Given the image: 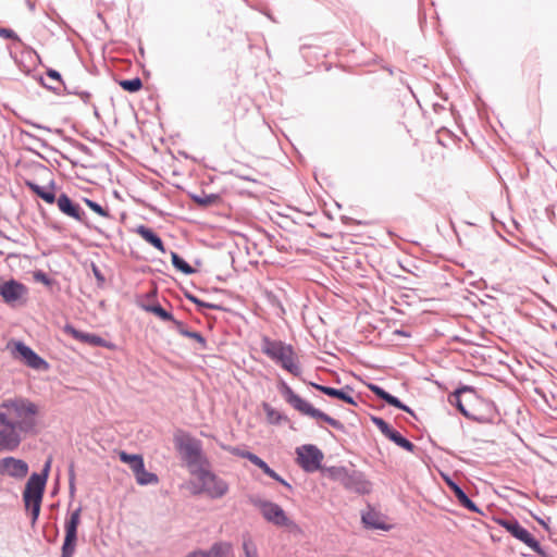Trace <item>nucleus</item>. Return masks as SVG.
I'll return each mask as SVG.
<instances>
[{
	"mask_svg": "<svg viewBox=\"0 0 557 557\" xmlns=\"http://www.w3.org/2000/svg\"><path fill=\"white\" fill-rule=\"evenodd\" d=\"M27 7L32 12L35 11V3L32 2L30 0H27Z\"/></svg>",
	"mask_w": 557,
	"mask_h": 557,
	"instance_id": "55",
	"label": "nucleus"
},
{
	"mask_svg": "<svg viewBox=\"0 0 557 557\" xmlns=\"http://www.w3.org/2000/svg\"><path fill=\"white\" fill-rule=\"evenodd\" d=\"M25 186L32 190L37 197L42 199L45 202L52 205L57 202L58 198L55 197L54 188L55 184L54 181H51L48 187H44L38 185L37 183L26 180Z\"/></svg>",
	"mask_w": 557,
	"mask_h": 557,
	"instance_id": "21",
	"label": "nucleus"
},
{
	"mask_svg": "<svg viewBox=\"0 0 557 557\" xmlns=\"http://www.w3.org/2000/svg\"><path fill=\"white\" fill-rule=\"evenodd\" d=\"M230 548L231 545L228 543L218 542L207 550H195L189 553L186 557H225Z\"/></svg>",
	"mask_w": 557,
	"mask_h": 557,
	"instance_id": "25",
	"label": "nucleus"
},
{
	"mask_svg": "<svg viewBox=\"0 0 557 557\" xmlns=\"http://www.w3.org/2000/svg\"><path fill=\"white\" fill-rule=\"evenodd\" d=\"M472 392L473 391L470 387L458 388L448 397L449 403L454 405L466 418H471V414L463 405L462 396L465 394H471Z\"/></svg>",
	"mask_w": 557,
	"mask_h": 557,
	"instance_id": "28",
	"label": "nucleus"
},
{
	"mask_svg": "<svg viewBox=\"0 0 557 557\" xmlns=\"http://www.w3.org/2000/svg\"><path fill=\"white\" fill-rule=\"evenodd\" d=\"M95 115H96V116H99V113H98V110H97V109L95 110Z\"/></svg>",
	"mask_w": 557,
	"mask_h": 557,
	"instance_id": "62",
	"label": "nucleus"
},
{
	"mask_svg": "<svg viewBox=\"0 0 557 557\" xmlns=\"http://www.w3.org/2000/svg\"><path fill=\"white\" fill-rule=\"evenodd\" d=\"M223 448L225 450H227L228 453H231L232 455L234 456H237V457H240V458H245L247 460H249L251 462V458H255L257 457L256 454L249 451V450H245V449H242L239 447H233V446H223Z\"/></svg>",
	"mask_w": 557,
	"mask_h": 557,
	"instance_id": "44",
	"label": "nucleus"
},
{
	"mask_svg": "<svg viewBox=\"0 0 557 557\" xmlns=\"http://www.w3.org/2000/svg\"><path fill=\"white\" fill-rule=\"evenodd\" d=\"M370 420L385 437L388 433H391L393 428L383 418L377 416H370Z\"/></svg>",
	"mask_w": 557,
	"mask_h": 557,
	"instance_id": "43",
	"label": "nucleus"
},
{
	"mask_svg": "<svg viewBox=\"0 0 557 557\" xmlns=\"http://www.w3.org/2000/svg\"><path fill=\"white\" fill-rule=\"evenodd\" d=\"M81 512L82 507L76 508L65 521V536L61 548V557H73L75 554Z\"/></svg>",
	"mask_w": 557,
	"mask_h": 557,
	"instance_id": "11",
	"label": "nucleus"
},
{
	"mask_svg": "<svg viewBox=\"0 0 557 557\" xmlns=\"http://www.w3.org/2000/svg\"><path fill=\"white\" fill-rule=\"evenodd\" d=\"M51 461L48 460L41 472H34L28 478L23 492V502L26 510L30 511V523L35 525L41 508L42 497L49 476Z\"/></svg>",
	"mask_w": 557,
	"mask_h": 557,
	"instance_id": "2",
	"label": "nucleus"
},
{
	"mask_svg": "<svg viewBox=\"0 0 557 557\" xmlns=\"http://www.w3.org/2000/svg\"><path fill=\"white\" fill-rule=\"evenodd\" d=\"M134 475L136 478V482L143 486L154 485L159 483L158 475L153 472H148L145 469V463L134 473Z\"/></svg>",
	"mask_w": 557,
	"mask_h": 557,
	"instance_id": "33",
	"label": "nucleus"
},
{
	"mask_svg": "<svg viewBox=\"0 0 557 557\" xmlns=\"http://www.w3.org/2000/svg\"><path fill=\"white\" fill-rule=\"evenodd\" d=\"M275 363L294 376L301 374V367L293 346L289 348V352H285Z\"/></svg>",
	"mask_w": 557,
	"mask_h": 557,
	"instance_id": "22",
	"label": "nucleus"
},
{
	"mask_svg": "<svg viewBox=\"0 0 557 557\" xmlns=\"http://www.w3.org/2000/svg\"><path fill=\"white\" fill-rule=\"evenodd\" d=\"M59 210L66 216H70L86 226H90L87 215L81 206L74 202L65 193H62L57 200Z\"/></svg>",
	"mask_w": 557,
	"mask_h": 557,
	"instance_id": "15",
	"label": "nucleus"
},
{
	"mask_svg": "<svg viewBox=\"0 0 557 557\" xmlns=\"http://www.w3.org/2000/svg\"><path fill=\"white\" fill-rule=\"evenodd\" d=\"M185 297L190 302L195 304L199 309H202V308H208V309H213V310L222 309V307L220 305L202 301L201 299L196 297L194 294L188 293V292L185 293Z\"/></svg>",
	"mask_w": 557,
	"mask_h": 557,
	"instance_id": "41",
	"label": "nucleus"
},
{
	"mask_svg": "<svg viewBox=\"0 0 557 557\" xmlns=\"http://www.w3.org/2000/svg\"><path fill=\"white\" fill-rule=\"evenodd\" d=\"M64 333L71 335L76 341L88 344L92 347H103L110 350H115L116 345L110 341L104 339L103 337L95 334L87 333L75 329L72 324H65L63 329Z\"/></svg>",
	"mask_w": 557,
	"mask_h": 557,
	"instance_id": "12",
	"label": "nucleus"
},
{
	"mask_svg": "<svg viewBox=\"0 0 557 557\" xmlns=\"http://www.w3.org/2000/svg\"><path fill=\"white\" fill-rule=\"evenodd\" d=\"M500 356L502 350L496 344L492 342V339H490V368L494 364V362H497L506 369H509V366L502 359ZM491 376H495V374L490 371V377Z\"/></svg>",
	"mask_w": 557,
	"mask_h": 557,
	"instance_id": "37",
	"label": "nucleus"
},
{
	"mask_svg": "<svg viewBox=\"0 0 557 557\" xmlns=\"http://www.w3.org/2000/svg\"><path fill=\"white\" fill-rule=\"evenodd\" d=\"M23 434L11 419H7L4 412H0V453L16 450L23 441Z\"/></svg>",
	"mask_w": 557,
	"mask_h": 557,
	"instance_id": "8",
	"label": "nucleus"
},
{
	"mask_svg": "<svg viewBox=\"0 0 557 557\" xmlns=\"http://www.w3.org/2000/svg\"><path fill=\"white\" fill-rule=\"evenodd\" d=\"M386 437L409 453H414L417 449V446L412 442H410L395 429H392L391 433H388Z\"/></svg>",
	"mask_w": 557,
	"mask_h": 557,
	"instance_id": "30",
	"label": "nucleus"
},
{
	"mask_svg": "<svg viewBox=\"0 0 557 557\" xmlns=\"http://www.w3.org/2000/svg\"><path fill=\"white\" fill-rule=\"evenodd\" d=\"M540 523L545 528V529H548V525L545 523L544 520H540Z\"/></svg>",
	"mask_w": 557,
	"mask_h": 557,
	"instance_id": "58",
	"label": "nucleus"
},
{
	"mask_svg": "<svg viewBox=\"0 0 557 557\" xmlns=\"http://www.w3.org/2000/svg\"><path fill=\"white\" fill-rule=\"evenodd\" d=\"M193 474L197 475L202 491L213 499L223 497L228 491L226 481L207 469L193 470Z\"/></svg>",
	"mask_w": 557,
	"mask_h": 557,
	"instance_id": "9",
	"label": "nucleus"
},
{
	"mask_svg": "<svg viewBox=\"0 0 557 557\" xmlns=\"http://www.w3.org/2000/svg\"><path fill=\"white\" fill-rule=\"evenodd\" d=\"M184 336L195 339L199 344L200 349H207V339L202 336L201 333L196 331H189L184 332Z\"/></svg>",
	"mask_w": 557,
	"mask_h": 557,
	"instance_id": "45",
	"label": "nucleus"
},
{
	"mask_svg": "<svg viewBox=\"0 0 557 557\" xmlns=\"http://www.w3.org/2000/svg\"><path fill=\"white\" fill-rule=\"evenodd\" d=\"M26 293V286L16 280L11 278L9 281H4L3 284H1L0 296L2 297L3 301L9 305H14L21 300Z\"/></svg>",
	"mask_w": 557,
	"mask_h": 557,
	"instance_id": "17",
	"label": "nucleus"
},
{
	"mask_svg": "<svg viewBox=\"0 0 557 557\" xmlns=\"http://www.w3.org/2000/svg\"><path fill=\"white\" fill-rule=\"evenodd\" d=\"M174 444L191 473L193 470L205 469L208 460L202 454L201 441L181 432L174 435Z\"/></svg>",
	"mask_w": 557,
	"mask_h": 557,
	"instance_id": "5",
	"label": "nucleus"
},
{
	"mask_svg": "<svg viewBox=\"0 0 557 557\" xmlns=\"http://www.w3.org/2000/svg\"><path fill=\"white\" fill-rule=\"evenodd\" d=\"M277 388L284 397L285 401L301 414L317 420H322L335 430L344 431L345 426L341 421L330 417L320 409L314 408L311 404L297 395L285 381L281 380L278 382Z\"/></svg>",
	"mask_w": 557,
	"mask_h": 557,
	"instance_id": "4",
	"label": "nucleus"
},
{
	"mask_svg": "<svg viewBox=\"0 0 557 557\" xmlns=\"http://www.w3.org/2000/svg\"><path fill=\"white\" fill-rule=\"evenodd\" d=\"M119 85L125 91L137 92L143 88V81L139 77H134L131 79H122Z\"/></svg>",
	"mask_w": 557,
	"mask_h": 557,
	"instance_id": "39",
	"label": "nucleus"
},
{
	"mask_svg": "<svg viewBox=\"0 0 557 557\" xmlns=\"http://www.w3.org/2000/svg\"><path fill=\"white\" fill-rule=\"evenodd\" d=\"M135 232L152 247L163 253L165 252L162 238L152 228L141 224L136 227Z\"/></svg>",
	"mask_w": 557,
	"mask_h": 557,
	"instance_id": "23",
	"label": "nucleus"
},
{
	"mask_svg": "<svg viewBox=\"0 0 557 557\" xmlns=\"http://www.w3.org/2000/svg\"><path fill=\"white\" fill-rule=\"evenodd\" d=\"M0 37L14 41H21L18 35L11 28L0 27Z\"/></svg>",
	"mask_w": 557,
	"mask_h": 557,
	"instance_id": "48",
	"label": "nucleus"
},
{
	"mask_svg": "<svg viewBox=\"0 0 557 557\" xmlns=\"http://www.w3.org/2000/svg\"><path fill=\"white\" fill-rule=\"evenodd\" d=\"M119 458L122 462L128 465L134 473L145 463L141 455L128 454L124 450L119 453Z\"/></svg>",
	"mask_w": 557,
	"mask_h": 557,
	"instance_id": "32",
	"label": "nucleus"
},
{
	"mask_svg": "<svg viewBox=\"0 0 557 557\" xmlns=\"http://www.w3.org/2000/svg\"><path fill=\"white\" fill-rule=\"evenodd\" d=\"M139 307L145 310L146 312L153 313L157 315L160 320L164 322H170L173 320V314L165 310L159 302H151V304H144L140 302Z\"/></svg>",
	"mask_w": 557,
	"mask_h": 557,
	"instance_id": "29",
	"label": "nucleus"
},
{
	"mask_svg": "<svg viewBox=\"0 0 557 557\" xmlns=\"http://www.w3.org/2000/svg\"><path fill=\"white\" fill-rule=\"evenodd\" d=\"M84 202L86 203V206L92 210L95 213H97L98 215L100 216H103V218H110L111 214L109 212L108 209L103 208L101 205H99L98 202H96L95 200H91L89 198H84Z\"/></svg>",
	"mask_w": 557,
	"mask_h": 557,
	"instance_id": "42",
	"label": "nucleus"
},
{
	"mask_svg": "<svg viewBox=\"0 0 557 557\" xmlns=\"http://www.w3.org/2000/svg\"><path fill=\"white\" fill-rule=\"evenodd\" d=\"M296 455L297 463L308 473L318 471L324 458L322 450L313 444H305L297 447Z\"/></svg>",
	"mask_w": 557,
	"mask_h": 557,
	"instance_id": "10",
	"label": "nucleus"
},
{
	"mask_svg": "<svg viewBox=\"0 0 557 557\" xmlns=\"http://www.w3.org/2000/svg\"><path fill=\"white\" fill-rule=\"evenodd\" d=\"M368 387L377 398L384 400L389 406H393V407L398 408L405 412H408L411 416H414V412L410 407H408L407 405L401 403L399 400V398L389 394L380 385L371 383V384H368Z\"/></svg>",
	"mask_w": 557,
	"mask_h": 557,
	"instance_id": "19",
	"label": "nucleus"
},
{
	"mask_svg": "<svg viewBox=\"0 0 557 557\" xmlns=\"http://www.w3.org/2000/svg\"><path fill=\"white\" fill-rule=\"evenodd\" d=\"M292 345L282 341L271 339L269 336L261 338V351L272 361L276 362L285 352H289Z\"/></svg>",
	"mask_w": 557,
	"mask_h": 557,
	"instance_id": "18",
	"label": "nucleus"
},
{
	"mask_svg": "<svg viewBox=\"0 0 557 557\" xmlns=\"http://www.w3.org/2000/svg\"><path fill=\"white\" fill-rule=\"evenodd\" d=\"M329 471L331 476L341 482L348 491L358 494H368L371 491V484L361 471L344 466L332 467Z\"/></svg>",
	"mask_w": 557,
	"mask_h": 557,
	"instance_id": "6",
	"label": "nucleus"
},
{
	"mask_svg": "<svg viewBox=\"0 0 557 557\" xmlns=\"http://www.w3.org/2000/svg\"><path fill=\"white\" fill-rule=\"evenodd\" d=\"M529 548H531L539 557H553L546 549L541 545V543L530 533L528 537L522 542Z\"/></svg>",
	"mask_w": 557,
	"mask_h": 557,
	"instance_id": "38",
	"label": "nucleus"
},
{
	"mask_svg": "<svg viewBox=\"0 0 557 557\" xmlns=\"http://www.w3.org/2000/svg\"><path fill=\"white\" fill-rule=\"evenodd\" d=\"M488 299H490V300H493V299H495V297H494V296H492V295H490V296H488Z\"/></svg>",
	"mask_w": 557,
	"mask_h": 557,
	"instance_id": "61",
	"label": "nucleus"
},
{
	"mask_svg": "<svg viewBox=\"0 0 557 557\" xmlns=\"http://www.w3.org/2000/svg\"><path fill=\"white\" fill-rule=\"evenodd\" d=\"M500 532L502 531L499 529L490 525V539L493 542H500L502 541V536L499 535Z\"/></svg>",
	"mask_w": 557,
	"mask_h": 557,
	"instance_id": "53",
	"label": "nucleus"
},
{
	"mask_svg": "<svg viewBox=\"0 0 557 557\" xmlns=\"http://www.w3.org/2000/svg\"><path fill=\"white\" fill-rule=\"evenodd\" d=\"M42 86H45L46 88L51 89V90H57V88H55V87H53V86H48V85H46L45 83H42Z\"/></svg>",
	"mask_w": 557,
	"mask_h": 557,
	"instance_id": "56",
	"label": "nucleus"
},
{
	"mask_svg": "<svg viewBox=\"0 0 557 557\" xmlns=\"http://www.w3.org/2000/svg\"><path fill=\"white\" fill-rule=\"evenodd\" d=\"M470 141H471L472 146L475 147V143L472 138H470Z\"/></svg>",
	"mask_w": 557,
	"mask_h": 557,
	"instance_id": "60",
	"label": "nucleus"
},
{
	"mask_svg": "<svg viewBox=\"0 0 557 557\" xmlns=\"http://www.w3.org/2000/svg\"><path fill=\"white\" fill-rule=\"evenodd\" d=\"M263 410L265 412L268 422L271 424L278 425L288 420L287 416L280 412L278 410H276L275 408H273L272 406H270L267 403H263Z\"/></svg>",
	"mask_w": 557,
	"mask_h": 557,
	"instance_id": "34",
	"label": "nucleus"
},
{
	"mask_svg": "<svg viewBox=\"0 0 557 557\" xmlns=\"http://www.w3.org/2000/svg\"><path fill=\"white\" fill-rule=\"evenodd\" d=\"M170 322H172L176 332L180 333L182 336H184V332L190 331L186 327V325L182 321L176 320L174 317H173V320H171Z\"/></svg>",
	"mask_w": 557,
	"mask_h": 557,
	"instance_id": "52",
	"label": "nucleus"
},
{
	"mask_svg": "<svg viewBox=\"0 0 557 557\" xmlns=\"http://www.w3.org/2000/svg\"><path fill=\"white\" fill-rule=\"evenodd\" d=\"M310 385L313 388H315L317 391L323 393L324 395H326L329 397L337 398L346 404L357 406V401L355 400V398L347 393V391H351V388L348 385L345 386V388H341V389L331 387V386L321 385V384L313 383V382H311Z\"/></svg>",
	"mask_w": 557,
	"mask_h": 557,
	"instance_id": "20",
	"label": "nucleus"
},
{
	"mask_svg": "<svg viewBox=\"0 0 557 557\" xmlns=\"http://www.w3.org/2000/svg\"><path fill=\"white\" fill-rule=\"evenodd\" d=\"M447 484L453 491L455 497L457 498L458 503L463 507L467 508L470 511L473 512H481L478 508V506L469 498L467 493L463 491V488L454 482L453 480L448 479Z\"/></svg>",
	"mask_w": 557,
	"mask_h": 557,
	"instance_id": "26",
	"label": "nucleus"
},
{
	"mask_svg": "<svg viewBox=\"0 0 557 557\" xmlns=\"http://www.w3.org/2000/svg\"><path fill=\"white\" fill-rule=\"evenodd\" d=\"M190 199L198 205L199 207L206 208L219 201L220 196L218 194H206L201 191V194H191Z\"/></svg>",
	"mask_w": 557,
	"mask_h": 557,
	"instance_id": "35",
	"label": "nucleus"
},
{
	"mask_svg": "<svg viewBox=\"0 0 557 557\" xmlns=\"http://www.w3.org/2000/svg\"><path fill=\"white\" fill-rule=\"evenodd\" d=\"M33 277L36 282L42 283L46 286H51L53 283V280L41 270L35 271Z\"/></svg>",
	"mask_w": 557,
	"mask_h": 557,
	"instance_id": "46",
	"label": "nucleus"
},
{
	"mask_svg": "<svg viewBox=\"0 0 557 557\" xmlns=\"http://www.w3.org/2000/svg\"><path fill=\"white\" fill-rule=\"evenodd\" d=\"M277 388L284 397L285 401L301 414L317 420H322L335 430L344 431L345 426L341 421L330 417L320 409L314 408L311 404L297 395L285 381L281 380L278 382Z\"/></svg>",
	"mask_w": 557,
	"mask_h": 557,
	"instance_id": "3",
	"label": "nucleus"
},
{
	"mask_svg": "<svg viewBox=\"0 0 557 557\" xmlns=\"http://www.w3.org/2000/svg\"><path fill=\"white\" fill-rule=\"evenodd\" d=\"M242 178L246 180V181H253L252 178L248 177V175H245V176H240Z\"/></svg>",
	"mask_w": 557,
	"mask_h": 557,
	"instance_id": "59",
	"label": "nucleus"
},
{
	"mask_svg": "<svg viewBox=\"0 0 557 557\" xmlns=\"http://www.w3.org/2000/svg\"><path fill=\"white\" fill-rule=\"evenodd\" d=\"M249 503L258 508L262 517L276 527H289L294 522L287 517L284 509L270 500L263 499L258 495L249 496Z\"/></svg>",
	"mask_w": 557,
	"mask_h": 557,
	"instance_id": "7",
	"label": "nucleus"
},
{
	"mask_svg": "<svg viewBox=\"0 0 557 557\" xmlns=\"http://www.w3.org/2000/svg\"><path fill=\"white\" fill-rule=\"evenodd\" d=\"M515 407L503 408L500 404L490 400V424L507 423L508 417L515 411Z\"/></svg>",
	"mask_w": 557,
	"mask_h": 557,
	"instance_id": "24",
	"label": "nucleus"
},
{
	"mask_svg": "<svg viewBox=\"0 0 557 557\" xmlns=\"http://www.w3.org/2000/svg\"><path fill=\"white\" fill-rule=\"evenodd\" d=\"M47 76L51 79L59 82L60 84H63L62 76H61L60 72H58L57 70L49 69L47 71Z\"/></svg>",
	"mask_w": 557,
	"mask_h": 557,
	"instance_id": "54",
	"label": "nucleus"
},
{
	"mask_svg": "<svg viewBox=\"0 0 557 557\" xmlns=\"http://www.w3.org/2000/svg\"><path fill=\"white\" fill-rule=\"evenodd\" d=\"M69 490L71 495L75 493V471L73 465L69 469Z\"/></svg>",
	"mask_w": 557,
	"mask_h": 557,
	"instance_id": "51",
	"label": "nucleus"
},
{
	"mask_svg": "<svg viewBox=\"0 0 557 557\" xmlns=\"http://www.w3.org/2000/svg\"><path fill=\"white\" fill-rule=\"evenodd\" d=\"M171 261L177 271L186 275H190L196 272V270L175 251H171Z\"/></svg>",
	"mask_w": 557,
	"mask_h": 557,
	"instance_id": "36",
	"label": "nucleus"
},
{
	"mask_svg": "<svg viewBox=\"0 0 557 557\" xmlns=\"http://www.w3.org/2000/svg\"><path fill=\"white\" fill-rule=\"evenodd\" d=\"M28 469L27 462L22 459L4 457L0 460V474L2 475L21 480L27 475Z\"/></svg>",
	"mask_w": 557,
	"mask_h": 557,
	"instance_id": "16",
	"label": "nucleus"
},
{
	"mask_svg": "<svg viewBox=\"0 0 557 557\" xmlns=\"http://www.w3.org/2000/svg\"><path fill=\"white\" fill-rule=\"evenodd\" d=\"M251 463L260 468L264 474L281 483L283 486L287 487L288 490L293 488L287 481H285L280 474H277L272 468H270L269 465L259 456L251 458Z\"/></svg>",
	"mask_w": 557,
	"mask_h": 557,
	"instance_id": "27",
	"label": "nucleus"
},
{
	"mask_svg": "<svg viewBox=\"0 0 557 557\" xmlns=\"http://www.w3.org/2000/svg\"><path fill=\"white\" fill-rule=\"evenodd\" d=\"M65 90L70 95H77L85 103H88L90 101L91 95L88 91L85 90H78V88L70 89L69 87L64 86Z\"/></svg>",
	"mask_w": 557,
	"mask_h": 557,
	"instance_id": "47",
	"label": "nucleus"
},
{
	"mask_svg": "<svg viewBox=\"0 0 557 557\" xmlns=\"http://www.w3.org/2000/svg\"><path fill=\"white\" fill-rule=\"evenodd\" d=\"M0 412L24 434L36 432L38 406L26 397H13L0 403Z\"/></svg>",
	"mask_w": 557,
	"mask_h": 557,
	"instance_id": "1",
	"label": "nucleus"
},
{
	"mask_svg": "<svg viewBox=\"0 0 557 557\" xmlns=\"http://www.w3.org/2000/svg\"><path fill=\"white\" fill-rule=\"evenodd\" d=\"M267 298H268L269 302H270L273 307L277 308V309L281 311V313H282V314H284V313H285V309H284V307H283V304L281 302V300L278 299V297H277L275 294H273V293H268V294H267Z\"/></svg>",
	"mask_w": 557,
	"mask_h": 557,
	"instance_id": "50",
	"label": "nucleus"
},
{
	"mask_svg": "<svg viewBox=\"0 0 557 557\" xmlns=\"http://www.w3.org/2000/svg\"><path fill=\"white\" fill-rule=\"evenodd\" d=\"M362 522L366 527L376 530H387L388 527L381 521L380 515L374 510H369L362 513Z\"/></svg>",
	"mask_w": 557,
	"mask_h": 557,
	"instance_id": "31",
	"label": "nucleus"
},
{
	"mask_svg": "<svg viewBox=\"0 0 557 557\" xmlns=\"http://www.w3.org/2000/svg\"><path fill=\"white\" fill-rule=\"evenodd\" d=\"M13 354L32 369L40 370L48 367L47 361L23 342L14 343Z\"/></svg>",
	"mask_w": 557,
	"mask_h": 557,
	"instance_id": "14",
	"label": "nucleus"
},
{
	"mask_svg": "<svg viewBox=\"0 0 557 557\" xmlns=\"http://www.w3.org/2000/svg\"><path fill=\"white\" fill-rule=\"evenodd\" d=\"M491 289L495 290V292H499L502 294H505L504 292H502L498 287L496 286H492Z\"/></svg>",
	"mask_w": 557,
	"mask_h": 557,
	"instance_id": "57",
	"label": "nucleus"
},
{
	"mask_svg": "<svg viewBox=\"0 0 557 557\" xmlns=\"http://www.w3.org/2000/svg\"><path fill=\"white\" fill-rule=\"evenodd\" d=\"M490 520L504 528L512 537L520 541L521 543L531 533L512 516H496L490 511Z\"/></svg>",
	"mask_w": 557,
	"mask_h": 557,
	"instance_id": "13",
	"label": "nucleus"
},
{
	"mask_svg": "<svg viewBox=\"0 0 557 557\" xmlns=\"http://www.w3.org/2000/svg\"><path fill=\"white\" fill-rule=\"evenodd\" d=\"M242 547L245 557H259L258 547L250 536H245L243 539Z\"/></svg>",
	"mask_w": 557,
	"mask_h": 557,
	"instance_id": "40",
	"label": "nucleus"
},
{
	"mask_svg": "<svg viewBox=\"0 0 557 557\" xmlns=\"http://www.w3.org/2000/svg\"><path fill=\"white\" fill-rule=\"evenodd\" d=\"M91 271H92V274L97 281V285L99 287H102L106 283V277L103 275V273L101 272V270L98 268V265H96L95 263L91 264Z\"/></svg>",
	"mask_w": 557,
	"mask_h": 557,
	"instance_id": "49",
	"label": "nucleus"
}]
</instances>
